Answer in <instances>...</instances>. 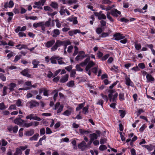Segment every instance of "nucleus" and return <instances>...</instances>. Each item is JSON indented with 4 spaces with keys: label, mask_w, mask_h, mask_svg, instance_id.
<instances>
[{
    "label": "nucleus",
    "mask_w": 155,
    "mask_h": 155,
    "mask_svg": "<svg viewBox=\"0 0 155 155\" xmlns=\"http://www.w3.org/2000/svg\"><path fill=\"white\" fill-rule=\"evenodd\" d=\"M108 92L109 93L108 96L110 101L113 102L116 101L118 96L117 93L114 90H109Z\"/></svg>",
    "instance_id": "f257e3e1"
},
{
    "label": "nucleus",
    "mask_w": 155,
    "mask_h": 155,
    "mask_svg": "<svg viewBox=\"0 0 155 155\" xmlns=\"http://www.w3.org/2000/svg\"><path fill=\"white\" fill-rule=\"evenodd\" d=\"M62 41L58 40H57L54 45L51 48V51H54L57 49L58 48L62 45Z\"/></svg>",
    "instance_id": "f03ea898"
},
{
    "label": "nucleus",
    "mask_w": 155,
    "mask_h": 155,
    "mask_svg": "<svg viewBox=\"0 0 155 155\" xmlns=\"http://www.w3.org/2000/svg\"><path fill=\"white\" fill-rule=\"evenodd\" d=\"M26 118L27 119H29L30 120L32 119L38 121H41V119L40 117L36 116V114H32L27 116L26 117Z\"/></svg>",
    "instance_id": "7ed1b4c3"
},
{
    "label": "nucleus",
    "mask_w": 155,
    "mask_h": 155,
    "mask_svg": "<svg viewBox=\"0 0 155 155\" xmlns=\"http://www.w3.org/2000/svg\"><path fill=\"white\" fill-rule=\"evenodd\" d=\"M114 39L116 40H119L124 38L125 37L123 36V34L119 33H116L113 35Z\"/></svg>",
    "instance_id": "20e7f679"
},
{
    "label": "nucleus",
    "mask_w": 155,
    "mask_h": 155,
    "mask_svg": "<svg viewBox=\"0 0 155 155\" xmlns=\"http://www.w3.org/2000/svg\"><path fill=\"white\" fill-rule=\"evenodd\" d=\"M28 103L29 104V107L31 108L38 106L39 105V103L35 100H31L28 102Z\"/></svg>",
    "instance_id": "39448f33"
},
{
    "label": "nucleus",
    "mask_w": 155,
    "mask_h": 155,
    "mask_svg": "<svg viewBox=\"0 0 155 155\" xmlns=\"http://www.w3.org/2000/svg\"><path fill=\"white\" fill-rule=\"evenodd\" d=\"M18 127L17 126H15L13 127L12 126H10L7 127V129L9 132H11L12 131H13L14 133H16L18 130Z\"/></svg>",
    "instance_id": "423d86ee"
},
{
    "label": "nucleus",
    "mask_w": 155,
    "mask_h": 155,
    "mask_svg": "<svg viewBox=\"0 0 155 155\" xmlns=\"http://www.w3.org/2000/svg\"><path fill=\"white\" fill-rule=\"evenodd\" d=\"M60 31L58 29H54L51 33V35L54 38L57 37L60 34Z\"/></svg>",
    "instance_id": "0eeeda50"
},
{
    "label": "nucleus",
    "mask_w": 155,
    "mask_h": 155,
    "mask_svg": "<svg viewBox=\"0 0 155 155\" xmlns=\"http://www.w3.org/2000/svg\"><path fill=\"white\" fill-rule=\"evenodd\" d=\"M14 123L18 125H21L22 123L25 122V121L20 118H17L14 121Z\"/></svg>",
    "instance_id": "6e6552de"
},
{
    "label": "nucleus",
    "mask_w": 155,
    "mask_h": 155,
    "mask_svg": "<svg viewBox=\"0 0 155 155\" xmlns=\"http://www.w3.org/2000/svg\"><path fill=\"white\" fill-rule=\"evenodd\" d=\"M120 12L117 9H114L111 11V14L114 17H117L118 16L117 14L120 15Z\"/></svg>",
    "instance_id": "1a4fd4ad"
},
{
    "label": "nucleus",
    "mask_w": 155,
    "mask_h": 155,
    "mask_svg": "<svg viewBox=\"0 0 155 155\" xmlns=\"http://www.w3.org/2000/svg\"><path fill=\"white\" fill-rule=\"evenodd\" d=\"M55 42V40L54 39H52L47 41L46 43H45V44L46 47L49 48L51 47L54 44Z\"/></svg>",
    "instance_id": "9d476101"
},
{
    "label": "nucleus",
    "mask_w": 155,
    "mask_h": 155,
    "mask_svg": "<svg viewBox=\"0 0 155 155\" xmlns=\"http://www.w3.org/2000/svg\"><path fill=\"white\" fill-rule=\"evenodd\" d=\"M68 75L66 74L65 75L62 76L60 80V82L61 83H65L67 81L68 79Z\"/></svg>",
    "instance_id": "9b49d317"
},
{
    "label": "nucleus",
    "mask_w": 155,
    "mask_h": 155,
    "mask_svg": "<svg viewBox=\"0 0 155 155\" xmlns=\"http://www.w3.org/2000/svg\"><path fill=\"white\" fill-rule=\"evenodd\" d=\"M8 89L10 91L12 92L15 91L14 88L16 86V84L15 83H11L8 85Z\"/></svg>",
    "instance_id": "f8f14e48"
},
{
    "label": "nucleus",
    "mask_w": 155,
    "mask_h": 155,
    "mask_svg": "<svg viewBox=\"0 0 155 155\" xmlns=\"http://www.w3.org/2000/svg\"><path fill=\"white\" fill-rule=\"evenodd\" d=\"M35 133V131L33 129H31L30 130L25 131V134L26 136H31Z\"/></svg>",
    "instance_id": "ddd939ff"
},
{
    "label": "nucleus",
    "mask_w": 155,
    "mask_h": 155,
    "mask_svg": "<svg viewBox=\"0 0 155 155\" xmlns=\"http://www.w3.org/2000/svg\"><path fill=\"white\" fill-rule=\"evenodd\" d=\"M95 65V63L92 61H90L89 62H88V64L87 65L86 68L85 70L86 71H88L89 69H90L91 67L94 66Z\"/></svg>",
    "instance_id": "4468645a"
},
{
    "label": "nucleus",
    "mask_w": 155,
    "mask_h": 155,
    "mask_svg": "<svg viewBox=\"0 0 155 155\" xmlns=\"http://www.w3.org/2000/svg\"><path fill=\"white\" fill-rule=\"evenodd\" d=\"M64 7H61V8L60 11V13L61 15H63L65 13H66L68 15H69L70 13L66 9H64Z\"/></svg>",
    "instance_id": "2eb2a0df"
},
{
    "label": "nucleus",
    "mask_w": 155,
    "mask_h": 155,
    "mask_svg": "<svg viewBox=\"0 0 155 155\" xmlns=\"http://www.w3.org/2000/svg\"><path fill=\"white\" fill-rule=\"evenodd\" d=\"M59 58L58 57L54 56L52 57L50 59L51 61V63L53 64H56L57 62L56 60H57V59Z\"/></svg>",
    "instance_id": "dca6fc26"
},
{
    "label": "nucleus",
    "mask_w": 155,
    "mask_h": 155,
    "mask_svg": "<svg viewBox=\"0 0 155 155\" xmlns=\"http://www.w3.org/2000/svg\"><path fill=\"white\" fill-rule=\"evenodd\" d=\"M28 69H25L21 72V74L24 76L27 77H30L31 76V75L28 73Z\"/></svg>",
    "instance_id": "f3484780"
},
{
    "label": "nucleus",
    "mask_w": 155,
    "mask_h": 155,
    "mask_svg": "<svg viewBox=\"0 0 155 155\" xmlns=\"http://www.w3.org/2000/svg\"><path fill=\"white\" fill-rule=\"evenodd\" d=\"M87 145H86V143L84 141H82L78 145V147L79 148L82 149L84 148L87 147Z\"/></svg>",
    "instance_id": "a211bd4d"
},
{
    "label": "nucleus",
    "mask_w": 155,
    "mask_h": 155,
    "mask_svg": "<svg viewBox=\"0 0 155 155\" xmlns=\"http://www.w3.org/2000/svg\"><path fill=\"white\" fill-rule=\"evenodd\" d=\"M39 136V134L38 133H36L32 137L29 138V140L31 141L35 140L36 141L37 140Z\"/></svg>",
    "instance_id": "6ab92c4d"
},
{
    "label": "nucleus",
    "mask_w": 155,
    "mask_h": 155,
    "mask_svg": "<svg viewBox=\"0 0 155 155\" xmlns=\"http://www.w3.org/2000/svg\"><path fill=\"white\" fill-rule=\"evenodd\" d=\"M89 137L91 140L94 141V140L97 139L98 136L95 133H93L90 135Z\"/></svg>",
    "instance_id": "aec40b11"
},
{
    "label": "nucleus",
    "mask_w": 155,
    "mask_h": 155,
    "mask_svg": "<svg viewBox=\"0 0 155 155\" xmlns=\"http://www.w3.org/2000/svg\"><path fill=\"white\" fill-rule=\"evenodd\" d=\"M146 78L148 82L153 81H154V78L151 74H147L146 75Z\"/></svg>",
    "instance_id": "412c9836"
},
{
    "label": "nucleus",
    "mask_w": 155,
    "mask_h": 155,
    "mask_svg": "<svg viewBox=\"0 0 155 155\" xmlns=\"http://www.w3.org/2000/svg\"><path fill=\"white\" fill-rule=\"evenodd\" d=\"M87 56V55H78L75 58V60L76 61H78L79 60H82L84 58Z\"/></svg>",
    "instance_id": "4be33fe9"
},
{
    "label": "nucleus",
    "mask_w": 155,
    "mask_h": 155,
    "mask_svg": "<svg viewBox=\"0 0 155 155\" xmlns=\"http://www.w3.org/2000/svg\"><path fill=\"white\" fill-rule=\"evenodd\" d=\"M22 153L20 149L17 148L16 149L15 152L14 153V155H21Z\"/></svg>",
    "instance_id": "5701e85b"
},
{
    "label": "nucleus",
    "mask_w": 155,
    "mask_h": 155,
    "mask_svg": "<svg viewBox=\"0 0 155 155\" xmlns=\"http://www.w3.org/2000/svg\"><path fill=\"white\" fill-rule=\"evenodd\" d=\"M39 62V61H37L35 60H33L32 61V64L33 65V68H37L38 67Z\"/></svg>",
    "instance_id": "b1692460"
},
{
    "label": "nucleus",
    "mask_w": 155,
    "mask_h": 155,
    "mask_svg": "<svg viewBox=\"0 0 155 155\" xmlns=\"http://www.w3.org/2000/svg\"><path fill=\"white\" fill-rule=\"evenodd\" d=\"M50 6L54 8H57L58 6V4L55 2H52L50 4Z\"/></svg>",
    "instance_id": "393cba45"
},
{
    "label": "nucleus",
    "mask_w": 155,
    "mask_h": 155,
    "mask_svg": "<svg viewBox=\"0 0 155 155\" xmlns=\"http://www.w3.org/2000/svg\"><path fill=\"white\" fill-rule=\"evenodd\" d=\"M84 103L79 104H78V106L76 108V110L77 111H78L82 109V108L84 107Z\"/></svg>",
    "instance_id": "a878e982"
},
{
    "label": "nucleus",
    "mask_w": 155,
    "mask_h": 155,
    "mask_svg": "<svg viewBox=\"0 0 155 155\" xmlns=\"http://www.w3.org/2000/svg\"><path fill=\"white\" fill-rule=\"evenodd\" d=\"M97 16V17L98 18L99 20H104L106 19V17L104 14H101L100 15H98V16Z\"/></svg>",
    "instance_id": "bb28decb"
},
{
    "label": "nucleus",
    "mask_w": 155,
    "mask_h": 155,
    "mask_svg": "<svg viewBox=\"0 0 155 155\" xmlns=\"http://www.w3.org/2000/svg\"><path fill=\"white\" fill-rule=\"evenodd\" d=\"M51 18H49L48 19V20L46 21L45 22V23L44 24V25H45V26L47 27H49L51 25Z\"/></svg>",
    "instance_id": "cd10ccee"
},
{
    "label": "nucleus",
    "mask_w": 155,
    "mask_h": 155,
    "mask_svg": "<svg viewBox=\"0 0 155 155\" xmlns=\"http://www.w3.org/2000/svg\"><path fill=\"white\" fill-rule=\"evenodd\" d=\"M126 79V84L127 86H130V83H132V82L130 80L129 78L128 77H126L125 78Z\"/></svg>",
    "instance_id": "c85d7f7f"
},
{
    "label": "nucleus",
    "mask_w": 155,
    "mask_h": 155,
    "mask_svg": "<svg viewBox=\"0 0 155 155\" xmlns=\"http://www.w3.org/2000/svg\"><path fill=\"white\" fill-rule=\"evenodd\" d=\"M77 2V0H68L67 2V4L69 5H71L76 3Z\"/></svg>",
    "instance_id": "c756f323"
},
{
    "label": "nucleus",
    "mask_w": 155,
    "mask_h": 155,
    "mask_svg": "<svg viewBox=\"0 0 155 155\" xmlns=\"http://www.w3.org/2000/svg\"><path fill=\"white\" fill-rule=\"evenodd\" d=\"M119 112L120 113V116L122 118L124 117L126 114L125 111L122 110H119Z\"/></svg>",
    "instance_id": "7c9ffc66"
},
{
    "label": "nucleus",
    "mask_w": 155,
    "mask_h": 155,
    "mask_svg": "<svg viewBox=\"0 0 155 155\" xmlns=\"http://www.w3.org/2000/svg\"><path fill=\"white\" fill-rule=\"evenodd\" d=\"M43 22H38L37 23H34L33 24V26L34 27L37 28V27L38 26H42V25L43 24Z\"/></svg>",
    "instance_id": "2f4dec72"
},
{
    "label": "nucleus",
    "mask_w": 155,
    "mask_h": 155,
    "mask_svg": "<svg viewBox=\"0 0 155 155\" xmlns=\"http://www.w3.org/2000/svg\"><path fill=\"white\" fill-rule=\"evenodd\" d=\"M71 111L68 110H66L63 114V115L68 116L71 115Z\"/></svg>",
    "instance_id": "473e14b6"
},
{
    "label": "nucleus",
    "mask_w": 155,
    "mask_h": 155,
    "mask_svg": "<svg viewBox=\"0 0 155 155\" xmlns=\"http://www.w3.org/2000/svg\"><path fill=\"white\" fill-rule=\"evenodd\" d=\"M55 21L56 23V26L58 28H60L61 27V24L60 22L58 19H56L55 20Z\"/></svg>",
    "instance_id": "72a5a7b5"
},
{
    "label": "nucleus",
    "mask_w": 155,
    "mask_h": 155,
    "mask_svg": "<svg viewBox=\"0 0 155 155\" xmlns=\"http://www.w3.org/2000/svg\"><path fill=\"white\" fill-rule=\"evenodd\" d=\"M89 106L87 105V107H84L83 108V113L84 114H86V113L88 112V107Z\"/></svg>",
    "instance_id": "f704fd0d"
},
{
    "label": "nucleus",
    "mask_w": 155,
    "mask_h": 155,
    "mask_svg": "<svg viewBox=\"0 0 155 155\" xmlns=\"http://www.w3.org/2000/svg\"><path fill=\"white\" fill-rule=\"evenodd\" d=\"M74 85V82L73 81H69L67 84V85L69 87H73Z\"/></svg>",
    "instance_id": "c9c22d12"
},
{
    "label": "nucleus",
    "mask_w": 155,
    "mask_h": 155,
    "mask_svg": "<svg viewBox=\"0 0 155 155\" xmlns=\"http://www.w3.org/2000/svg\"><path fill=\"white\" fill-rule=\"evenodd\" d=\"M119 99L121 101L124 100V93H120L119 94Z\"/></svg>",
    "instance_id": "e433bc0d"
},
{
    "label": "nucleus",
    "mask_w": 155,
    "mask_h": 155,
    "mask_svg": "<svg viewBox=\"0 0 155 155\" xmlns=\"http://www.w3.org/2000/svg\"><path fill=\"white\" fill-rule=\"evenodd\" d=\"M112 2L109 0H102V3L105 4L110 5Z\"/></svg>",
    "instance_id": "4c0bfd02"
},
{
    "label": "nucleus",
    "mask_w": 155,
    "mask_h": 155,
    "mask_svg": "<svg viewBox=\"0 0 155 155\" xmlns=\"http://www.w3.org/2000/svg\"><path fill=\"white\" fill-rule=\"evenodd\" d=\"M76 73V70H72L71 72L70 77L75 78V74Z\"/></svg>",
    "instance_id": "58836bf2"
},
{
    "label": "nucleus",
    "mask_w": 155,
    "mask_h": 155,
    "mask_svg": "<svg viewBox=\"0 0 155 155\" xmlns=\"http://www.w3.org/2000/svg\"><path fill=\"white\" fill-rule=\"evenodd\" d=\"M62 58H58L57 59L58 62L59 64H65L64 62H63L61 59H62Z\"/></svg>",
    "instance_id": "ea45409f"
},
{
    "label": "nucleus",
    "mask_w": 155,
    "mask_h": 155,
    "mask_svg": "<svg viewBox=\"0 0 155 155\" xmlns=\"http://www.w3.org/2000/svg\"><path fill=\"white\" fill-rule=\"evenodd\" d=\"M21 57V55L20 54L18 55H16L15 57V59L14 61V62H16L17 61H18L19 60Z\"/></svg>",
    "instance_id": "a19ab883"
},
{
    "label": "nucleus",
    "mask_w": 155,
    "mask_h": 155,
    "mask_svg": "<svg viewBox=\"0 0 155 155\" xmlns=\"http://www.w3.org/2000/svg\"><path fill=\"white\" fill-rule=\"evenodd\" d=\"M0 78L4 81L6 80V77L2 73H0Z\"/></svg>",
    "instance_id": "79ce46f5"
},
{
    "label": "nucleus",
    "mask_w": 155,
    "mask_h": 155,
    "mask_svg": "<svg viewBox=\"0 0 155 155\" xmlns=\"http://www.w3.org/2000/svg\"><path fill=\"white\" fill-rule=\"evenodd\" d=\"M8 87H6L4 86V87L3 90V94L2 95V96H3L6 95L7 92L6 91Z\"/></svg>",
    "instance_id": "37998d69"
},
{
    "label": "nucleus",
    "mask_w": 155,
    "mask_h": 155,
    "mask_svg": "<svg viewBox=\"0 0 155 155\" xmlns=\"http://www.w3.org/2000/svg\"><path fill=\"white\" fill-rule=\"evenodd\" d=\"M107 149V147L104 145H102L99 147V149L101 150H104Z\"/></svg>",
    "instance_id": "c03bdc74"
},
{
    "label": "nucleus",
    "mask_w": 155,
    "mask_h": 155,
    "mask_svg": "<svg viewBox=\"0 0 155 155\" xmlns=\"http://www.w3.org/2000/svg\"><path fill=\"white\" fill-rule=\"evenodd\" d=\"M6 107L5 105L3 103H0V109L1 110H4L6 108Z\"/></svg>",
    "instance_id": "a18cd8bd"
},
{
    "label": "nucleus",
    "mask_w": 155,
    "mask_h": 155,
    "mask_svg": "<svg viewBox=\"0 0 155 155\" xmlns=\"http://www.w3.org/2000/svg\"><path fill=\"white\" fill-rule=\"evenodd\" d=\"M136 49L137 50H139L141 48V45L140 44L136 43L135 44Z\"/></svg>",
    "instance_id": "49530a36"
},
{
    "label": "nucleus",
    "mask_w": 155,
    "mask_h": 155,
    "mask_svg": "<svg viewBox=\"0 0 155 155\" xmlns=\"http://www.w3.org/2000/svg\"><path fill=\"white\" fill-rule=\"evenodd\" d=\"M33 124V123L32 122H30L29 123H25L24 124V126L26 127H28L31 126Z\"/></svg>",
    "instance_id": "de8ad7c7"
},
{
    "label": "nucleus",
    "mask_w": 155,
    "mask_h": 155,
    "mask_svg": "<svg viewBox=\"0 0 155 155\" xmlns=\"http://www.w3.org/2000/svg\"><path fill=\"white\" fill-rule=\"evenodd\" d=\"M14 5V3L12 0H10L8 3V7L10 8H12L13 7Z\"/></svg>",
    "instance_id": "09e8293b"
},
{
    "label": "nucleus",
    "mask_w": 155,
    "mask_h": 155,
    "mask_svg": "<svg viewBox=\"0 0 155 155\" xmlns=\"http://www.w3.org/2000/svg\"><path fill=\"white\" fill-rule=\"evenodd\" d=\"M80 64H77L76 66V68L78 71H83V69L80 68Z\"/></svg>",
    "instance_id": "8fccbe9b"
},
{
    "label": "nucleus",
    "mask_w": 155,
    "mask_h": 155,
    "mask_svg": "<svg viewBox=\"0 0 155 155\" xmlns=\"http://www.w3.org/2000/svg\"><path fill=\"white\" fill-rule=\"evenodd\" d=\"M40 135H44L45 133V128H41L40 130Z\"/></svg>",
    "instance_id": "3c124183"
},
{
    "label": "nucleus",
    "mask_w": 155,
    "mask_h": 155,
    "mask_svg": "<svg viewBox=\"0 0 155 155\" xmlns=\"http://www.w3.org/2000/svg\"><path fill=\"white\" fill-rule=\"evenodd\" d=\"M17 106L18 107H20L22 106L21 102L20 99H18L16 103Z\"/></svg>",
    "instance_id": "603ef678"
},
{
    "label": "nucleus",
    "mask_w": 155,
    "mask_h": 155,
    "mask_svg": "<svg viewBox=\"0 0 155 155\" xmlns=\"http://www.w3.org/2000/svg\"><path fill=\"white\" fill-rule=\"evenodd\" d=\"M102 31V28H97L96 30V32L97 34H100Z\"/></svg>",
    "instance_id": "864d4df0"
},
{
    "label": "nucleus",
    "mask_w": 155,
    "mask_h": 155,
    "mask_svg": "<svg viewBox=\"0 0 155 155\" xmlns=\"http://www.w3.org/2000/svg\"><path fill=\"white\" fill-rule=\"evenodd\" d=\"M103 101L101 99H100L97 102V104L101 105L102 107H103Z\"/></svg>",
    "instance_id": "5fc2aeb1"
},
{
    "label": "nucleus",
    "mask_w": 155,
    "mask_h": 155,
    "mask_svg": "<svg viewBox=\"0 0 155 155\" xmlns=\"http://www.w3.org/2000/svg\"><path fill=\"white\" fill-rule=\"evenodd\" d=\"M62 45L63 44H65L66 45H68L71 44V42L69 41H62Z\"/></svg>",
    "instance_id": "6e6d98bb"
},
{
    "label": "nucleus",
    "mask_w": 155,
    "mask_h": 155,
    "mask_svg": "<svg viewBox=\"0 0 155 155\" xmlns=\"http://www.w3.org/2000/svg\"><path fill=\"white\" fill-rule=\"evenodd\" d=\"M109 55L108 54L104 55L101 58V60L103 61H105L109 57Z\"/></svg>",
    "instance_id": "4d7b16f0"
},
{
    "label": "nucleus",
    "mask_w": 155,
    "mask_h": 155,
    "mask_svg": "<svg viewBox=\"0 0 155 155\" xmlns=\"http://www.w3.org/2000/svg\"><path fill=\"white\" fill-rule=\"evenodd\" d=\"M52 131L51 129L48 127L46 128V134H50L52 133Z\"/></svg>",
    "instance_id": "13d9d810"
},
{
    "label": "nucleus",
    "mask_w": 155,
    "mask_h": 155,
    "mask_svg": "<svg viewBox=\"0 0 155 155\" xmlns=\"http://www.w3.org/2000/svg\"><path fill=\"white\" fill-rule=\"evenodd\" d=\"M138 66L139 68H140L142 69H143L145 68V66L144 65V64L143 63H139L138 64Z\"/></svg>",
    "instance_id": "bf43d9fd"
},
{
    "label": "nucleus",
    "mask_w": 155,
    "mask_h": 155,
    "mask_svg": "<svg viewBox=\"0 0 155 155\" xmlns=\"http://www.w3.org/2000/svg\"><path fill=\"white\" fill-rule=\"evenodd\" d=\"M53 75V74L52 73V72L51 71H49L48 72V74L47 75V76L48 78H50L52 77Z\"/></svg>",
    "instance_id": "052dcab7"
},
{
    "label": "nucleus",
    "mask_w": 155,
    "mask_h": 155,
    "mask_svg": "<svg viewBox=\"0 0 155 155\" xmlns=\"http://www.w3.org/2000/svg\"><path fill=\"white\" fill-rule=\"evenodd\" d=\"M100 22L101 24V27L104 26L106 25V22L103 20H101L100 21Z\"/></svg>",
    "instance_id": "680f3d73"
},
{
    "label": "nucleus",
    "mask_w": 155,
    "mask_h": 155,
    "mask_svg": "<svg viewBox=\"0 0 155 155\" xmlns=\"http://www.w3.org/2000/svg\"><path fill=\"white\" fill-rule=\"evenodd\" d=\"M142 146L145 147L150 151H151L152 150L151 147L149 145H142Z\"/></svg>",
    "instance_id": "e2e57ef3"
},
{
    "label": "nucleus",
    "mask_w": 155,
    "mask_h": 155,
    "mask_svg": "<svg viewBox=\"0 0 155 155\" xmlns=\"http://www.w3.org/2000/svg\"><path fill=\"white\" fill-rule=\"evenodd\" d=\"M72 68L71 65H70L68 66L65 67V69L68 71H70Z\"/></svg>",
    "instance_id": "0e129e2a"
},
{
    "label": "nucleus",
    "mask_w": 155,
    "mask_h": 155,
    "mask_svg": "<svg viewBox=\"0 0 155 155\" xmlns=\"http://www.w3.org/2000/svg\"><path fill=\"white\" fill-rule=\"evenodd\" d=\"M18 35L20 37H22L23 36L26 37V36L25 33L21 32H19L18 34Z\"/></svg>",
    "instance_id": "69168bd1"
},
{
    "label": "nucleus",
    "mask_w": 155,
    "mask_h": 155,
    "mask_svg": "<svg viewBox=\"0 0 155 155\" xmlns=\"http://www.w3.org/2000/svg\"><path fill=\"white\" fill-rule=\"evenodd\" d=\"M16 107L15 105L13 104L11 105L8 108L9 110H10L12 109H16Z\"/></svg>",
    "instance_id": "338daca9"
},
{
    "label": "nucleus",
    "mask_w": 155,
    "mask_h": 155,
    "mask_svg": "<svg viewBox=\"0 0 155 155\" xmlns=\"http://www.w3.org/2000/svg\"><path fill=\"white\" fill-rule=\"evenodd\" d=\"M63 106H60L59 108L57 110V113H60L63 110Z\"/></svg>",
    "instance_id": "774afa93"
}]
</instances>
